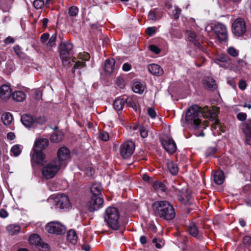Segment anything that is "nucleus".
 <instances>
[{
  "instance_id": "35",
  "label": "nucleus",
  "mask_w": 251,
  "mask_h": 251,
  "mask_svg": "<svg viewBox=\"0 0 251 251\" xmlns=\"http://www.w3.org/2000/svg\"><path fill=\"white\" fill-rule=\"evenodd\" d=\"M41 238L37 234H33L29 237V242L30 244L38 246L40 244Z\"/></svg>"
},
{
  "instance_id": "51",
  "label": "nucleus",
  "mask_w": 251,
  "mask_h": 251,
  "mask_svg": "<svg viewBox=\"0 0 251 251\" xmlns=\"http://www.w3.org/2000/svg\"><path fill=\"white\" fill-rule=\"evenodd\" d=\"M140 135L143 138L148 136V130L144 127H141L139 129Z\"/></svg>"
},
{
  "instance_id": "5",
  "label": "nucleus",
  "mask_w": 251,
  "mask_h": 251,
  "mask_svg": "<svg viewBox=\"0 0 251 251\" xmlns=\"http://www.w3.org/2000/svg\"><path fill=\"white\" fill-rule=\"evenodd\" d=\"M60 56L62 64L65 66L70 64V55L73 48V44L69 42H63L60 45Z\"/></svg>"
},
{
  "instance_id": "15",
  "label": "nucleus",
  "mask_w": 251,
  "mask_h": 251,
  "mask_svg": "<svg viewBox=\"0 0 251 251\" xmlns=\"http://www.w3.org/2000/svg\"><path fill=\"white\" fill-rule=\"evenodd\" d=\"M242 130L246 136V143L251 145V119H249L242 125Z\"/></svg>"
},
{
  "instance_id": "3",
  "label": "nucleus",
  "mask_w": 251,
  "mask_h": 251,
  "mask_svg": "<svg viewBox=\"0 0 251 251\" xmlns=\"http://www.w3.org/2000/svg\"><path fill=\"white\" fill-rule=\"evenodd\" d=\"M62 167L56 159H53L43 164L41 173L44 178L50 179L53 178Z\"/></svg>"
},
{
  "instance_id": "29",
  "label": "nucleus",
  "mask_w": 251,
  "mask_h": 251,
  "mask_svg": "<svg viewBox=\"0 0 251 251\" xmlns=\"http://www.w3.org/2000/svg\"><path fill=\"white\" fill-rule=\"evenodd\" d=\"M6 231L10 235H14L18 233L21 230L20 226L16 224L8 225L6 228Z\"/></svg>"
},
{
  "instance_id": "44",
  "label": "nucleus",
  "mask_w": 251,
  "mask_h": 251,
  "mask_svg": "<svg viewBox=\"0 0 251 251\" xmlns=\"http://www.w3.org/2000/svg\"><path fill=\"white\" fill-rule=\"evenodd\" d=\"M56 40V34H53L49 39V40L47 44V45L49 47H52L54 46L55 42Z\"/></svg>"
},
{
  "instance_id": "21",
  "label": "nucleus",
  "mask_w": 251,
  "mask_h": 251,
  "mask_svg": "<svg viewBox=\"0 0 251 251\" xmlns=\"http://www.w3.org/2000/svg\"><path fill=\"white\" fill-rule=\"evenodd\" d=\"M214 181L216 184L221 185L223 183L225 179L224 174L222 171L217 170L213 175Z\"/></svg>"
},
{
  "instance_id": "32",
  "label": "nucleus",
  "mask_w": 251,
  "mask_h": 251,
  "mask_svg": "<svg viewBox=\"0 0 251 251\" xmlns=\"http://www.w3.org/2000/svg\"><path fill=\"white\" fill-rule=\"evenodd\" d=\"M132 90L135 93L142 94L145 90V86L140 82H135L133 85Z\"/></svg>"
},
{
  "instance_id": "4",
  "label": "nucleus",
  "mask_w": 251,
  "mask_h": 251,
  "mask_svg": "<svg viewBox=\"0 0 251 251\" xmlns=\"http://www.w3.org/2000/svg\"><path fill=\"white\" fill-rule=\"evenodd\" d=\"M120 213L114 207H109L105 210L104 219L107 226L113 230H117L120 227Z\"/></svg>"
},
{
  "instance_id": "63",
  "label": "nucleus",
  "mask_w": 251,
  "mask_h": 251,
  "mask_svg": "<svg viewBox=\"0 0 251 251\" xmlns=\"http://www.w3.org/2000/svg\"><path fill=\"white\" fill-rule=\"evenodd\" d=\"M8 216V212L4 209H1L0 210V216L1 218H5Z\"/></svg>"
},
{
  "instance_id": "33",
  "label": "nucleus",
  "mask_w": 251,
  "mask_h": 251,
  "mask_svg": "<svg viewBox=\"0 0 251 251\" xmlns=\"http://www.w3.org/2000/svg\"><path fill=\"white\" fill-rule=\"evenodd\" d=\"M1 119L4 125L6 126L11 125L13 121L12 114L9 112L4 114L2 116Z\"/></svg>"
},
{
  "instance_id": "50",
  "label": "nucleus",
  "mask_w": 251,
  "mask_h": 251,
  "mask_svg": "<svg viewBox=\"0 0 251 251\" xmlns=\"http://www.w3.org/2000/svg\"><path fill=\"white\" fill-rule=\"evenodd\" d=\"M228 53L233 57H236L238 55V51L233 47H230L227 50Z\"/></svg>"
},
{
  "instance_id": "28",
  "label": "nucleus",
  "mask_w": 251,
  "mask_h": 251,
  "mask_svg": "<svg viewBox=\"0 0 251 251\" xmlns=\"http://www.w3.org/2000/svg\"><path fill=\"white\" fill-rule=\"evenodd\" d=\"M13 0H2L0 2V8L3 12H8L12 7Z\"/></svg>"
},
{
  "instance_id": "37",
  "label": "nucleus",
  "mask_w": 251,
  "mask_h": 251,
  "mask_svg": "<svg viewBox=\"0 0 251 251\" xmlns=\"http://www.w3.org/2000/svg\"><path fill=\"white\" fill-rule=\"evenodd\" d=\"M153 187L158 192H165L167 188L166 186L160 181H155L153 184Z\"/></svg>"
},
{
  "instance_id": "13",
  "label": "nucleus",
  "mask_w": 251,
  "mask_h": 251,
  "mask_svg": "<svg viewBox=\"0 0 251 251\" xmlns=\"http://www.w3.org/2000/svg\"><path fill=\"white\" fill-rule=\"evenodd\" d=\"M103 203V200L100 196H92L87 203L89 210L93 212L101 208Z\"/></svg>"
},
{
  "instance_id": "18",
  "label": "nucleus",
  "mask_w": 251,
  "mask_h": 251,
  "mask_svg": "<svg viewBox=\"0 0 251 251\" xmlns=\"http://www.w3.org/2000/svg\"><path fill=\"white\" fill-rule=\"evenodd\" d=\"M23 124L27 127L34 126L35 125L34 117L31 115L25 114L21 117Z\"/></svg>"
},
{
  "instance_id": "20",
  "label": "nucleus",
  "mask_w": 251,
  "mask_h": 251,
  "mask_svg": "<svg viewBox=\"0 0 251 251\" xmlns=\"http://www.w3.org/2000/svg\"><path fill=\"white\" fill-rule=\"evenodd\" d=\"M149 71L155 75H160L163 74V69L158 65L156 64H151L148 66Z\"/></svg>"
},
{
  "instance_id": "39",
  "label": "nucleus",
  "mask_w": 251,
  "mask_h": 251,
  "mask_svg": "<svg viewBox=\"0 0 251 251\" xmlns=\"http://www.w3.org/2000/svg\"><path fill=\"white\" fill-rule=\"evenodd\" d=\"M21 151L22 149L18 145H14L11 149V153L15 156H18L21 153Z\"/></svg>"
},
{
  "instance_id": "6",
  "label": "nucleus",
  "mask_w": 251,
  "mask_h": 251,
  "mask_svg": "<svg viewBox=\"0 0 251 251\" xmlns=\"http://www.w3.org/2000/svg\"><path fill=\"white\" fill-rule=\"evenodd\" d=\"M232 30L233 34L237 36L243 35L246 31V25L244 20L239 18L232 23Z\"/></svg>"
},
{
  "instance_id": "27",
  "label": "nucleus",
  "mask_w": 251,
  "mask_h": 251,
  "mask_svg": "<svg viewBox=\"0 0 251 251\" xmlns=\"http://www.w3.org/2000/svg\"><path fill=\"white\" fill-rule=\"evenodd\" d=\"M77 236L75 231L73 229H70L67 233V240L73 245L76 244L77 241Z\"/></svg>"
},
{
  "instance_id": "48",
  "label": "nucleus",
  "mask_w": 251,
  "mask_h": 251,
  "mask_svg": "<svg viewBox=\"0 0 251 251\" xmlns=\"http://www.w3.org/2000/svg\"><path fill=\"white\" fill-rule=\"evenodd\" d=\"M157 28L155 26L149 27L146 30V33L149 36H152L156 33Z\"/></svg>"
},
{
  "instance_id": "16",
  "label": "nucleus",
  "mask_w": 251,
  "mask_h": 251,
  "mask_svg": "<svg viewBox=\"0 0 251 251\" xmlns=\"http://www.w3.org/2000/svg\"><path fill=\"white\" fill-rule=\"evenodd\" d=\"M12 89L10 85L3 84L0 87V98L4 100L9 99L11 95Z\"/></svg>"
},
{
  "instance_id": "58",
  "label": "nucleus",
  "mask_w": 251,
  "mask_h": 251,
  "mask_svg": "<svg viewBox=\"0 0 251 251\" xmlns=\"http://www.w3.org/2000/svg\"><path fill=\"white\" fill-rule=\"evenodd\" d=\"M237 118L241 121H245L247 118V114L243 112L239 113L237 115Z\"/></svg>"
},
{
  "instance_id": "26",
  "label": "nucleus",
  "mask_w": 251,
  "mask_h": 251,
  "mask_svg": "<svg viewBox=\"0 0 251 251\" xmlns=\"http://www.w3.org/2000/svg\"><path fill=\"white\" fill-rule=\"evenodd\" d=\"M161 15L160 11L157 9H151L149 13L148 18L150 20L156 21L160 19Z\"/></svg>"
},
{
  "instance_id": "17",
  "label": "nucleus",
  "mask_w": 251,
  "mask_h": 251,
  "mask_svg": "<svg viewBox=\"0 0 251 251\" xmlns=\"http://www.w3.org/2000/svg\"><path fill=\"white\" fill-rule=\"evenodd\" d=\"M49 140L46 138H39L35 142L33 149L34 151H43L49 145Z\"/></svg>"
},
{
  "instance_id": "2",
  "label": "nucleus",
  "mask_w": 251,
  "mask_h": 251,
  "mask_svg": "<svg viewBox=\"0 0 251 251\" xmlns=\"http://www.w3.org/2000/svg\"><path fill=\"white\" fill-rule=\"evenodd\" d=\"M154 215L160 218L170 221L176 216L174 206L167 201H157L152 205Z\"/></svg>"
},
{
  "instance_id": "60",
  "label": "nucleus",
  "mask_w": 251,
  "mask_h": 251,
  "mask_svg": "<svg viewBox=\"0 0 251 251\" xmlns=\"http://www.w3.org/2000/svg\"><path fill=\"white\" fill-rule=\"evenodd\" d=\"M150 50L156 54L160 52V49L155 45H151L150 46Z\"/></svg>"
},
{
  "instance_id": "49",
  "label": "nucleus",
  "mask_w": 251,
  "mask_h": 251,
  "mask_svg": "<svg viewBox=\"0 0 251 251\" xmlns=\"http://www.w3.org/2000/svg\"><path fill=\"white\" fill-rule=\"evenodd\" d=\"M85 67V62L82 61L81 60L77 61L74 66V69H81Z\"/></svg>"
},
{
  "instance_id": "10",
  "label": "nucleus",
  "mask_w": 251,
  "mask_h": 251,
  "mask_svg": "<svg viewBox=\"0 0 251 251\" xmlns=\"http://www.w3.org/2000/svg\"><path fill=\"white\" fill-rule=\"evenodd\" d=\"M46 230L52 234H61L65 232V226L58 222H50L46 226Z\"/></svg>"
},
{
  "instance_id": "61",
  "label": "nucleus",
  "mask_w": 251,
  "mask_h": 251,
  "mask_svg": "<svg viewBox=\"0 0 251 251\" xmlns=\"http://www.w3.org/2000/svg\"><path fill=\"white\" fill-rule=\"evenodd\" d=\"M131 69V65L128 63H125L122 66V69L125 72H128Z\"/></svg>"
},
{
  "instance_id": "45",
  "label": "nucleus",
  "mask_w": 251,
  "mask_h": 251,
  "mask_svg": "<svg viewBox=\"0 0 251 251\" xmlns=\"http://www.w3.org/2000/svg\"><path fill=\"white\" fill-rule=\"evenodd\" d=\"M33 4L36 9H40L44 5V1L43 0H35Z\"/></svg>"
},
{
  "instance_id": "47",
  "label": "nucleus",
  "mask_w": 251,
  "mask_h": 251,
  "mask_svg": "<svg viewBox=\"0 0 251 251\" xmlns=\"http://www.w3.org/2000/svg\"><path fill=\"white\" fill-rule=\"evenodd\" d=\"M211 127L213 129H216L217 128V127H218L219 129H220L221 131H222V132L225 131V129H224V128L222 127L221 125L220 124V122H219V120L217 119H215L214 123L212 124Z\"/></svg>"
},
{
  "instance_id": "31",
  "label": "nucleus",
  "mask_w": 251,
  "mask_h": 251,
  "mask_svg": "<svg viewBox=\"0 0 251 251\" xmlns=\"http://www.w3.org/2000/svg\"><path fill=\"white\" fill-rule=\"evenodd\" d=\"M126 100L123 98H119L116 99L113 103L115 109L117 111L122 110L124 106Z\"/></svg>"
},
{
  "instance_id": "43",
  "label": "nucleus",
  "mask_w": 251,
  "mask_h": 251,
  "mask_svg": "<svg viewBox=\"0 0 251 251\" xmlns=\"http://www.w3.org/2000/svg\"><path fill=\"white\" fill-rule=\"evenodd\" d=\"M78 12V9L75 6H72L69 9L68 14L70 16L75 17Z\"/></svg>"
},
{
  "instance_id": "55",
  "label": "nucleus",
  "mask_w": 251,
  "mask_h": 251,
  "mask_svg": "<svg viewBox=\"0 0 251 251\" xmlns=\"http://www.w3.org/2000/svg\"><path fill=\"white\" fill-rule=\"evenodd\" d=\"M50 37V34L48 33H43L40 38L41 42L42 43H45L47 40L49 39Z\"/></svg>"
},
{
  "instance_id": "52",
  "label": "nucleus",
  "mask_w": 251,
  "mask_h": 251,
  "mask_svg": "<svg viewBox=\"0 0 251 251\" xmlns=\"http://www.w3.org/2000/svg\"><path fill=\"white\" fill-rule=\"evenodd\" d=\"M217 149L214 147L208 148L206 151V155L207 156H212L216 151Z\"/></svg>"
},
{
  "instance_id": "42",
  "label": "nucleus",
  "mask_w": 251,
  "mask_h": 251,
  "mask_svg": "<svg viewBox=\"0 0 251 251\" xmlns=\"http://www.w3.org/2000/svg\"><path fill=\"white\" fill-rule=\"evenodd\" d=\"M126 102L129 106L132 107L134 110L137 111V105L131 98H127L126 100Z\"/></svg>"
},
{
  "instance_id": "30",
  "label": "nucleus",
  "mask_w": 251,
  "mask_h": 251,
  "mask_svg": "<svg viewBox=\"0 0 251 251\" xmlns=\"http://www.w3.org/2000/svg\"><path fill=\"white\" fill-rule=\"evenodd\" d=\"M168 170L173 175H176L178 173V168L176 163L172 161H168L167 163Z\"/></svg>"
},
{
  "instance_id": "9",
  "label": "nucleus",
  "mask_w": 251,
  "mask_h": 251,
  "mask_svg": "<svg viewBox=\"0 0 251 251\" xmlns=\"http://www.w3.org/2000/svg\"><path fill=\"white\" fill-rule=\"evenodd\" d=\"M213 30L218 39L221 42L226 41L228 33L226 26L221 23H218L213 27Z\"/></svg>"
},
{
  "instance_id": "19",
  "label": "nucleus",
  "mask_w": 251,
  "mask_h": 251,
  "mask_svg": "<svg viewBox=\"0 0 251 251\" xmlns=\"http://www.w3.org/2000/svg\"><path fill=\"white\" fill-rule=\"evenodd\" d=\"M188 231L189 234L198 239H201L202 237V234L198 230V227L194 224H191L189 227Z\"/></svg>"
},
{
  "instance_id": "11",
  "label": "nucleus",
  "mask_w": 251,
  "mask_h": 251,
  "mask_svg": "<svg viewBox=\"0 0 251 251\" xmlns=\"http://www.w3.org/2000/svg\"><path fill=\"white\" fill-rule=\"evenodd\" d=\"M70 151L66 147H61L57 151V158L56 159L58 162L60 163V166H65L68 160L70 158Z\"/></svg>"
},
{
  "instance_id": "7",
  "label": "nucleus",
  "mask_w": 251,
  "mask_h": 251,
  "mask_svg": "<svg viewBox=\"0 0 251 251\" xmlns=\"http://www.w3.org/2000/svg\"><path fill=\"white\" fill-rule=\"evenodd\" d=\"M55 205L59 208H68L71 206L69 197L64 194H58L54 198Z\"/></svg>"
},
{
  "instance_id": "41",
  "label": "nucleus",
  "mask_w": 251,
  "mask_h": 251,
  "mask_svg": "<svg viewBox=\"0 0 251 251\" xmlns=\"http://www.w3.org/2000/svg\"><path fill=\"white\" fill-rule=\"evenodd\" d=\"M99 138L103 141H107L109 139V134L105 131H102L100 132Z\"/></svg>"
},
{
  "instance_id": "40",
  "label": "nucleus",
  "mask_w": 251,
  "mask_h": 251,
  "mask_svg": "<svg viewBox=\"0 0 251 251\" xmlns=\"http://www.w3.org/2000/svg\"><path fill=\"white\" fill-rule=\"evenodd\" d=\"M90 58V56L89 54L85 52L79 53L78 55V58L84 62H85L86 61H88Z\"/></svg>"
},
{
  "instance_id": "24",
  "label": "nucleus",
  "mask_w": 251,
  "mask_h": 251,
  "mask_svg": "<svg viewBox=\"0 0 251 251\" xmlns=\"http://www.w3.org/2000/svg\"><path fill=\"white\" fill-rule=\"evenodd\" d=\"M186 33L188 41L192 43L195 46L199 47L200 46V44L198 41V37L196 33L190 30L187 31Z\"/></svg>"
},
{
  "instance_id": "8",
  "label": "nucleus",
  "mask_w": 251,
  "mask_h": 251,
  "mask_svg": "<svg viewBox=\"0 0 251 251\" xmlns=\"http://www.w3.org/2000/svg\"><path fill=\"white\" fill-rule=\"evenodd\" d=\"M134 150V143L131 141H127L121 146L120 154L123 158L126 159L133 154Z\"/></svg>"
},
{
  "instance_id": "25",
  "label": "nucleus",
  "mask_w": 251,
  "mask_h": 251,
  "mask_svg": "<svg viewBox=\"0 0 251 251\" xmlns=\"http://www.w3.org/2000/svg\"><path fill=\"white\" fill-rule=\"evenodd\" d=\"M101 190V184L98 182L93 183L91 187L92 196H100Z\"/></svg>"
},
{
  "instance_id": "38",
  "label": "nucleus",
  "mask_w": 251,
  "mask_h": 251,
  "mask_svg": "<svg viewBox=\"0 0 251 251\" xmlns=\"http://www.w3.org/2000/svg\"><path fill=\"white\" fill-rule=\"evenodd\" d=\"M152 243L157 249H161L164 245V241L160 238H154Z\"/></svg>"
},
{
  "instance_id": "64",
  "label": "nucleus",
  "mask_w": 251,
  "mask_h": 251,
  "mask_svg": "<svg viewBox=\"0 0 251 251\" xmlns=\"http://www.w3.org/2000/svg\"><path fill=\"white\" fill-rule=\"evenodd\" d=\"M14 42V39L10 36H8V37H7L5 39V41H4V43L6 44L13 43Z\"/></svg>"
},
{
  "instance_id": "14",
  "label": "nucleus",
  "mask_w": 251,
  "mask_h": 251,
  "mask_svg": "<svg viewBox=\"0 0 251 251\" xmlns=\"http://www.w3.org/2000/svg\"><path fill=\"white\" fill-rule=\"evenodd\" d=\"M46 155L43 151H35L34 149L32 150V153H31V161L36 164L43 165L46 163Z\"/></svg>"
},
{
  "instance_id": "62",
  "label": "nucleus",
  "mask_w": 251,
  "mask_h": 251,
  "mask_svg": "<svg viewBox=\"0 0 251 251\" xmlns=\"http://www.w3.org/2000/svg\"><path fill=\"white\" fill-rule=\"evenodd\" d=\"M247 87V84L244 80H240L239 83V87L242 90H244Z\"/></svg>"
},
{
  "instance_id": "53",
  "label": "nucleus",
  "mask_w": 251,
  "mask_h": 251,
  "mask_svg": "<svg viewBox=\"0 0 251 251\" xmlns=\"http://www.w3.org/2000/svg\"><path fill=\"white\" fill-rule=\"evenodd\" d=\"M13 49L14 50V51H15V53L19 57H22L23 53L22 51L21 48V47L19 46H18V45L15 46L13 48Z\"/></svg>"
},
{
  "instance_id": "56",
  "label": "nucleus",
  "mask_w": 251,
  "mask_h": 251,
  "mask_svg": "<svg viewBox=\"0 0 251 251\" xmlns=\"http://www.w3.org/2000/svg\"><path fill=\"white\" fill-rule=\"evenodd\" d=\"M148 113L151 118L154 119L156 116V113L155 110L152 108H149L148 109Z\"/></svg>"
},
{
  "instance_id": "22",
  "label": "nucleus",
  "mask_w": 251,
  "mask_h": 251,
  "mask_svg": "<svg viewBox=\"0 0 251 251\" xmlns=\"http://www.w3.org/2000/svg\"><path fill=\"white\" fill-rule=\"evenodd\" d=\"M115 60L113 58L107 59L104 63V69L107 74H110L114 69Z\"/></svg>"
},
{
  "instance_id": "34",
  "label": "nucleus",
  "mask_w": 251,
  "mask_h": 251,
  "mask_svg": "<svg viewBox=\"0 0 251 251\" xmlns=\"http://www.w3.org/2000/svg\"><path fill=\"white\" fill-rule=\"evenodd\" d=\"M204 84L205 86L210 89H215L217 87L215 81L211 77L206 78L204 81Z\"/></svg>"
},
{
  "instance_id": "23",
  "label": "nucleus",
  "mask_w": 251,
  "mask_h": 251,
  "mask_svg": "<svg viewBox=\"0 0 251 251\" xmlns=\"http://www.w3.org/2000/svg\"><path fill=\"white\" fill-rule=\"evenodd\" d=\"M11 96L13 100L21 102L26 99V94L22 91H16L11 94Z\"/></svg>"
},
{
  "instance_id": "12",
  "label": "nucleus",
  "mask_w": 251,
  "mask_h": 251,
  "mask_svg": "<svg viewBox=\"0 0 251 251\" xmlns=\"http://www.w3.org/2000/svg\"><path fill=\"white\" fill-rule=\"evenodd\" d=\"M164 149L170 154H173L176 151V145L173 138L167 136L161 140Z\"/></svg>"
},
{
  "instance_id": "57",
  "label": "nucleus",
  "mask_w": 251,
  "mask_h": 251,
  "mask_svg": "<svg viewBox=\"0 0 251 251\" xmlns=\"http://www.w3.org/2000/svg\"><path fill=\"white\" fill-rule=\"evenodd\" d=\"M228 57L226 55L224 54H222L221 55L219 56L217 58V61L222 62H226L228 61Z\"/></svg>"
},
{
  "instance_id": "59",
  "label": "nucleus",
  "mask_w": 251,
  "mask_h": 251,
  "mask_svg": "<svg viewBox=\"0 0 251 251\" xmlns=\"http://www.w3.org/2000/svg\"><path fill=\"white\" fill-rule=\"evenodd\" d=\"M243 243L245 245H250L251 244V237L246 236L243 239Z\"/></svg>"
},
{
  "instance_id": "36",
  "label": "nucleus",
  "mask_w": 251,
  "mask_h": 251,
  "mask_svg": "<svg viewBox=\"0 0 251 251\" xmlns=\"http://www.w3.org/2000/svg\"><path fill=\"white\" fill-rule=\"evenodd\" d=\"M63 137L62 132H57L52 134L50 136V141L53 143H58L61 141Z\"/></svg>"
},
{
  "instance_id": "46",
  "label": "nucleus",
  "mask_w": 251,
  "mask_h": 251,
  "mask_svg": "<svg viewBox=\"0 0 251 251\" xmlns=\"http://www.w3.org/2000/svg\"><path fill=\"white\" fill-rule=\"evenodd\" d=\"M35 124H38L39 125H43L46 122V119L44 116H40L38 117H34Z\"/></svg>"
},
{
  "instance_id": "1",
  "label": "nucleus",
  "mask_w": 251,
  "mask_h": 251,
  "mask_svg": "<svg viewBox=\"0 0 251 251\" xmlns=\"http://www.w3.org/2000/svg\"><path fill=\"white\" fill-rule=\"evenodd\" d=\"M219 112L218 107L209 108L205 106L201 108L198 105H193L187 111L185 116L186 121L197 128L201 123V117L203 116L209 120H214Z\"/></svg>"
},
{
  "instance_id": "54",
  "label": "nucleus",
  "mask_w": 251,
  "mask_h": 251,
  "mask_svg": "<svg viewBox=\"0 0 251 251\" xmlns=\"http://www.w3.org/2000/svg\"><path fill=\"white\" fill-rule=\"evenodd\" d=\"M181 9L178 6H175V10L173 12L174 18L176 19H178L181 12Z\"/></svg>"
}]
</instances>
